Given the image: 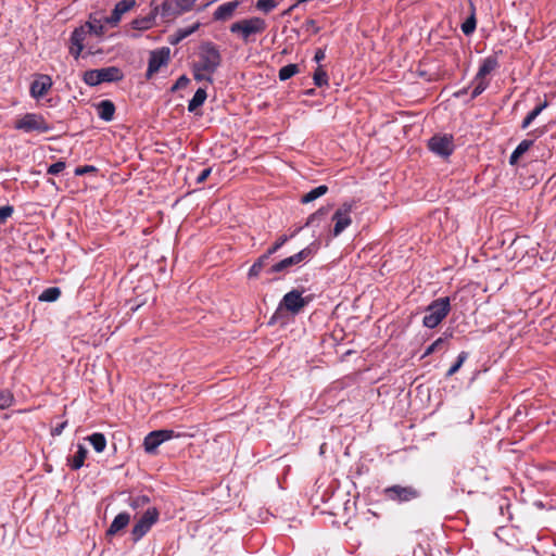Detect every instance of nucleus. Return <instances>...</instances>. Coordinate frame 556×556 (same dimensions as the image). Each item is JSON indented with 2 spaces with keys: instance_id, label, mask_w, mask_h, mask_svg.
Here are the masks:
<instances>
[{
  "instance_id": "obj_14",
  "label": "nucleus",
  "mask_w": 556,
  "mask_h": 556,
  "mask_svg": "<svg viewBox=\"0 0 556 556\" xmlns=\"http://www.w3.org/2000/svg\"><path fill=\"white\" fill-rule=\"evenodd\" d=\"M88 35L86 26H80L76 28L71 36V47L70 53L78 59L80 56L81 51L84 50V41Z\"/></svg>"
},
{
  "instance_id": "obj_20",
  "label": "nucleus",
  "mask_w": 556,
  "mask_h": 556,
  "mask_svg": "<svg viewBox=\"0 0 556 556\" xmlns=\"http://www.w3.org/2000/svg\"><path fill=\"white\" fill-rule=\"evenodd\" d=\"M98 116L105 121L111 122L114 117L115 105L110 100H102L96 105Z\"/></svg>"
},
{
  "instance_id": "obj_50",
  "label": "nucleus",
  "mask_w": 556,
  "mask_h": 556,
  "mask_svg": "<svg viewBox=\"0 0 556 556\" xmlns=\"http://www.w3.org/2000/svg\"><path fill=\"white\" fill-rule=\"evenodd\" d=\"M94 170V167L93 166H90V165H86V166H79L75 169V175L76 176H83L89 172H93Z\"/></svg>"
},
{
  "instance_id": "obj_13",
  "label": "nucleus",
  "mask_w": 556,
  "mask_h": 556,
  "mask_svg": "<svg viewBox=\"0 0 556 556\" xmlns=\"http://www.w3.org/2000/svg\"><path fill=\"white\" fill-rule=\"evenodd\" d=\"M389 500L397 502H408L418 496V492L412 486L393 485L384 490Z\"/></svg>"
},
{
  "instance_id": "obj_23",
  "label": "nucleus",
  "mask_w": 556,
  "mask_h": 556,
  "mask_svg": "<svg viewBox=\"0 0 556 556\" xmlns=\"http://www.w3.org/2000/svg\"><path fill=\"white\" fill-rule=\"evenodd\" d=\"M199 27L200 23H194L191 26L177 29L176 33L170 36L169 42L172 45L179 43L181 40L195 33L199 29Z\"/></svg>"
},
{
  "instance_id": "obj_28",
  "label": "nucleus",
  "mask_w": 556,
  "mask_h": 556,
  "mask_svg": "<svg viewBox=\"0 0 556 556\" xmlns=\"http://www.w3.org/2000/svg\"><path fill=\"white\" fill-rule=\"evenodd\" d=\"M547 105H548L547 101H544V102L538 104L525 117V119L522 121V124H521V128L527 129L531 125V123L542 113V111L547 108Z\"/></svg>"
},
{
  "instance_id": "obj_1",
  "label": "nucleus",
  "mask_w": 556,
  "mask_h": 556,
  "mask_svg": "<svg viewBox=\"0 0 556 556\" xmlns=\"http://www.w3.org/2000/svg\"><path fill=\"white\" fill-rule=\"evenodd\" d=\"M267 28L265 20L258 16L242 18L232 23L229 27L231 34L244 42L254 41L256 35L263 34Z\"/></svg>"
},
{
  "instance_id": "obj_44",
  "label": "nucleus",
  "mask_w": 556,
  "mask_h": 556,
  "mask_svg": "<svg viewBox=\"0 0 556 556\" xmlns=\"http://www.w3.org/2000/svg\"><path fill=\"white\" fill-rule=\"evenodd\" d=\"M13 212L14 210L11 205L0 206V224L5 223L7 219L12 216Z\"/></svg>"
},
{
  "instance_id": "obj_54",
  "label": "nucleus",
  "mask_w": 556,
  "mask_h": 556,
  "mask_svg": "<svg viewBox=\"0 0 556 556\" xmlns=\"http://www.w3.org/2000/svg\"><path fill=\"white\" fill-rule=\"evenodd\" d=\"M511 154H514V155H515L516 157H518V159H519L521 155H523L522 153H520V151H519L517 148L514 150V152H513Z\"/></svg>"
},
{
  "instance_id": "obj_39",
  "label": "nucleus",
  "mask_w": 556,
  "mask_h": 556,
  "mask_svg": "<svg viewBox=\"0 0 556 556\" xmlns=\"http://www.w3.org/2000/svg\"><path fill=\"white\" fill-rule=\"evenodd\" d=\"M488 87V81L484 78L476 76L475 87L472 89L471 98H476L481 94Z\"/></svg>"
},
{
  "instance_id": "obj_21",
  "label": "nucleus",
  "mask_w": 556,
  "mask_h": 556,
  "mask_svg": "<svg viewBox=\"0 0 556 556\" xmlns=\"http://www.w3.org/2000/svg\"><path fill=\"white\" fill-rule=\"evenodd\" d=\"M130 521V515L128 513H119L114 520L112 521L110 528L108 529L109 535H115L121 530L127 527Z\"/></svg>"
},
{
  "instance_id": "obj_5",
  "label": "nucleus",
  "mask_w": 556,
  "mask_h": 556,
  "mask_svg": "<svg viewBox=\"0 0 556 556\" xmlns=\"http://www.w3.org/2000/svg\"><path fill=\"white\" fill-rule=\"evenodd\" d=\"M15 129L24 132H47L51 129V126L40 114L27 113L22 117L17 118L14 124Z\"/></svg>"
},
{
  "instance_id": "obj_53",
  "label": "nucleus",
  "mask_w": 556,
  "mask_h": 556,
  "mask_svg": "<svg viewBox=\"0 0 556 556\" xmlns=\"http://www.w3.org/2000/svg\"><path fill=\"white\" fill-rule=\"evenodd\" d=\"M518 160H519V159H518V157H516L514 154H510V157H509V164H510V165H515V164H517Z\"/></svg>"
},
{
  "instance_id": "obj_40",
  "label": "nucleus",
  "mask_w": 556,
  "mask_h": 556,
  "mask_svg": "<svg viewBox=\"0 0 556 556\" xmlns=\"http://www.w3.org/2000/svg\"><path fill=\"white\" fill-rule=\"evenodd\" d=\"M14 397L11 392H0V409H7L13 404Z\"/></svg>"
},
{
  "instance_id": "obj_22",
  "label": "nucleus",
  "mask_w": 556,
  "mask_h": 556,
  "mask_svg": "<svg viewBox=\"0 0 556 556\" xmlns=\"http://www.w3.org/2000/svg\"><path fill=\"white\" fill-rule=\"evenodd\" d=\"M159 13L166 20L175 18L181 15V12L176 7L175 1L165 0L161 7H159Z\"/></svg>"
},
{
  "instance_id": "obj_35",
  "label": "nucleus",
  "mask_w": 556,
  "mask_h": 556,
  "mask_svg": "<svg viewBox=\"0 0 556 556\" xmlns=\"http://www.w3.org/2000/svg\"><path fill=\"white\" fill-rule=\"evenodd\" d=\"M467 357H468L467 352H460L457 357L456 363L453 366H451V368L447 370L446 377H452L453 375H455L459 370V368L463 366V364L467 359Z\"/></svg>"
},
{
  "instance_id": "obj_36",
  "label": "nucleus",
  "mask_w": 556,
  "mask_h": 556,
  "mask_svg": "<svg viewBox=\"0 0 556 556\" xmlns=\"http://www.w3.org/2000/svg\"><path fill=\"white\" fill-rule=\"evenodd\" d=\"M313 79L318 87L328 85V75L320 66L315 71Z\"/></svg>"
},
{
  "instance_id": "obj_41",
  "label": "nucleus",
  "mask_w": 556,
  "mask_h": 556,
  "mask_svg": "<svg viewBox=\"0 0 556 556\" xmlns=\"http://www.w3.org/2000/svg\"><path fill=\"white\" fill-rule=\"evenodd\" d=\"M329 212V208L328 207H320L319 210H317L315 213H313L307 222H306V226H312L315 224V222L321 219L324 216H326Z\"/></svg>"
},
{
  "instance_id": "obj_19",
  "label": "nucleus",
  "mask_w": 556,
  "mask_h": 556,
  "mask_svg": "<svg viewBox=\"0 0 556 556\" xmlns=\"http://www.w3.org/2000/svg\"><path fill=\"white\" fill-rule=\"evenodd\" d=\"M105 24H106L105 16L98 17L94 14V15H90L89 21L86 22V24L84 26H86L88 34L101 36L104 34V25Z\"/></svg>"
},
{
  "instance_id": "obj_24",
  "label": "nucleus",
  "mask_w": 556,
  "mask_h": 556,
  "mask_svg": "<svg viewBox=\"0 0 556 556\" xmlns=\"http://www.w3.org/2000/svg\"><path fill=\"white\" fill-rule=\"evenodd\" d=\"M469 11H470V15L462 24V30L467 36L471 35L475 31L476 26H477L476 8H475V4L471 1H469Z\"/></svg>"
},
{
  "instance_id": "obj_30",
  "label": "nucleus",
  "mask_w": 556,
  "mask_h": 556,
  "mask_svg": "<svg viewBox=\"0 0 556 556\" xmlns=\"http://www.w3.org/2000/svg\"><path fill=\"white\" fill-rule=\"evenodd\" d=\"M97 453H102L106 446V439L102 433H92L87 438Z\"/></svg>"
},
{
  "instance_id": "obj_8",
  "label": "nucleus",
  "mask_w": 556,
  "mask_h": 556,
  "mask_svg": "<svg viewBox=\"0 0 556 556\" xmlns=\"http://www.w3.org/2000/svg\"><path fill=\"white\" fill-rule=\"evenodd\" d=\"M178 437L179 434L175 433L173 430L162 429L152 431L144 438V450L147 453L152 454L162 443Z\"/></svg>"
},
{
  "instance_id": "obj_26",
  "label": "nucleus",
  "mask_w": 556,
  "mask_h": 556,
  "mask_svg": "<svg viewBox=\"0 0 556 556\" xmlns=\"http://www.w3.org/2000/svg\"><path fill=\"white\" fill-rule=\"evenodd\" d=\"M207 98L206 90L204 88H199L193 94L192 99L188 103V111L194 112L198 108L203 105Z\"/></svg>"
},
{
  "instance_id": "obj_18",
  "label": "nucleus",
  "mask_w": 556,
  "mask_h": 556,
  "mask_svg": "<svg viewBox=\"0 0 556 556\" xmlns=\"http://www.w3.org/2000/svg\"><path fill=\"white\" fill-rule=\"evenodd\" d=\"M159 7H154L151 10V13L144 17L136 18L131 22V26L134 29L138 30H147L154 25L155 18L159 14Z\"/></svg>"
},
{
  "instance_id": "obj_4",
  "label": "nucleus",
  "mask_w": 556,
  "mask_h": 556,
  "mask_svg": "<svg viewBox=\"0 0 556 556\" xmlns=\"http://www.w3.org/2000/svg\"><path fill=\"white\" fill-rule=\"evenodd\" d=\"M123 78V73L118 67L109 66L97 70H89L84 74V81L88 86H98L102 83H113L118 81Z\"/></svg>"
},
{
  "instance_id": "obj_10",
  "label": "nucleus",
  "mask_w": 556,
  "mask_h": 556,
  "mask_svg": "<svg viewBox=\"0 0 556 556\" xmlns=\"http://www.w3.org/2000/svg\"><path fill=\"white\" fill-rule=\"evenodd\" d=\"M313 253H314V250L311 247H307V248L301 250L300 252H298L296 254L289 256V257L278 262L277 264H275L271 267L270 271L279 273V271L287 270L291 266L298 265L301 262L305 261L306 258L312 256Z\"/></svg>"
},
{
  "instance_id": "obj_34",
  "label": "nucleus",
  "mask_w": 556,
  "mask_h": 556,
  "mask_svg": "<svg viewBox=\"0 0 556 556\" xmlns=\"http://www.w3.org/2000/svg\"><path fill=\"white\" fill-rule=\"evenodd\" d=\"M299 72V67L296 64H288L280 68L279 71V79L287 80L294 76Z\"/></svg>"
},
{
  "instance_id": "obj_7",
  "label": "nucleus",
  "mask_w": 556,
  "mask_h": 556,
  "mask_svg": "<svg viewBox=\"0 0 556 556\" xmlns=\"http://www.w3.org/2000/svg\"><path fill=\"white\" fill-rule=\"evenodd\" d=\"M157 519L159 511L156 510V508L147 509L142 517L137 521V523L132 528L131 534L134 541H139L157 521Z\"/></svg>"
},
{
  "instance_id": "obj_32",
  "label": "nucleus",
  "mask_w": 556,
  "mask_h": 556,
  "mask_svg": "<svg viewBox=\"0 0 556 556\" xmlns=\"http://www.w3.org/2000/svg\"><path fill=\"white\" fill-rule=\"evenodd\" d=\"M269 258V256L265 253L264 255H262L250 268L249 270V277H256L258 276V274L261 273V270L263 269V267L265 266L267 260Z\"/></svg>"
},
{
  "instance_id": "obj_2",
  "label": "nucleus",
  "mask_w": 556,
  "mask_h": 556,
  "mask_svg": "<svg viewBox=\"0 0 556 556\" xmlns=\"http://www.w3.org/2000/svg\"><path fill=\"white\" fill-rule=\"evenodd\" d=\"M193 64L214 75L222 64L218 48L213 42L202 43L199 48L198 60Z\"/></svg>"
},
{
  "instance_id": "obj_43",
  "label": "nucleus",
  "mask_w": 556,
  "mask_h": 556,
  "mask_svg": "<svg viewBox=\"0 0 556 556\" xmlns=\"http://www.w3.org/2000/svg\"><path fill=\"white\" fill-rule=\"evenodd\" d=\"M190 79L186 75H181L176 83L172 86L170 91L175 92L188 86Z\"/></svg>"
},
{
  "instance_id": "obj_15",
  "label": "nucleus",
  "mask_w": 556,
  "mask_h": 556,
  "mask_svg": "<svg viewBox=\"0 0 556 556\" xmlns=\"http://www.w3.org/2000/svg\"><path fill=\"white\" fill-rule=\"evenodd\" d=\"M134 7V0H122L117 2L114 10L112 11V14L110 16H105L106 24L111 25L112 27L116 26L119 23L123 14L128 12Z\"/></svg>"
},
{
  "instance_id": "obj_6",
  "label": "nucleus",
  "mask_w": 556,
  "mask_h": 556,
  "mask_svg": "<svg viewBox=\"0 0 556 556\" xmlns=\"http://www.w3.org/2000/svg\"><path fill=\"white\" fill-rule=\"evenodd\" d=\"M353 210L352 202H345L339 206L332 215L331 220L333 222V228L331 229V236H340L348 227L352 224L351 213Z\"/></svg>"
},
{
  "instance_id": "obj_37",
  "label": "nucleus",
  "mask_w": 556,
  "mask_h": 556,
  "mask_svg": "<svg viewBox=\"0 0 556 556\" xmlns=\"http://www.w3.org/2000/svg\"><path fill=\"white\" fill-rule=\"evenodd\" d=\"M149 502L150 498L147 495H138L129 498V506L134 509H139L143 508Z\"/></svg>"
},
{
  "instance_id": "obj_46",
  "label": "nucleus",
  "mask_w": 556,
  "mask_h": 556,
  "mask_svg": "<svg viewBox=\"0 0 556 556\" xmlns=\"http://www.w3.org/2000/svg\"><path fill=\"white\" fill-rule=\"evenodd\" d=\"M66 167V164L65 162L63 161H59L54 164H51L49 167H48V174L50 175H58L59 173H61L64 168Z\"/></svg>"
},
{
  "instance_id": "obj_25",
  "label": "nucleus",
  "mask_w": 556,
  "mask_h": 556,
  "mask_svg": "<svg viewBox=\"0 0 556 556\" xmlns=\"http://www.w3.org/2000/svg\"><path fill=\"white\" fill-rule=\"evenodd\" d=\"M87 453V448L84 445L79 444L77 446V452L75 453V455L68 459L71 468L74 470L79 469L84 465Z\"/></svg>"
},
{
  "instance_id": "obj_49",
  "label": "nucleus",
  "mask_w": 556,
  "mask_h": 556,
  "mask_svg": "<svg viewBox=\"0 0 556 556\" xmlns=\"http://www.w3.org/2000/svg\"><path fill=\"white\" fill-rule=\"evenodd\" d=\"M211 172H212V169H211L210 167L204 168V169H203V170L198 175V177H197V179H195V180H197V182H198V184H202V182H204V181L207 179V177L211 175Z\"/></svg>"
},
{
  "instance_id": "obj_11",
  "label": "nucleus",
  "mask_w": 556,
  "mask_h": 556,
  "mask_svg": "<svg viewBox=\"0 0 556 556\" xmlns=\"http://www.w3.org/2000/svg\"><path fill=\"white\" fill-rule=\"evenodd\" d=\"M428 146L433 153L442 157H447L454 150L453 139L448 136H433Z\"/></svg>"
},
{
  "instance_id": "obj_45",
  "label": "nucleus",
  "mask_w": 556,
  "mask_h": 556,
  "mask_svg": "<svg viewBox=\"0 0 556 556\" xmlns=\"http://www.w3.org/2000/svg\"><path fill=\"white\" fill-rule=\"evenodd\" d=\"M444 344V339L439 338L433 343H431L427 350L424 353V357L430 355L431 353L435 352L437 350L441 349Z\"/></svg>"
},
{
  "instance_id": "obj_16",
  "label": "nucleus",
  "mask_w": 556,
  "mask_h": 556,
  "mask_svg": "<svg viewBox=\"0 0 556 556\" xmlns=\"http://www.w3.org/2000/svg\"><path fill=\"white\" fill-rule=\"evenodd\" d=\"M240 2L239 1H231L226 2L217 7V9L213 13L214 21L217 22H226L230 20L233 15L237 9L239 8Z\"/></svg>"
},
{
  "instance_id": "obj_17",
  "label": "nucleus",
  "mask_w": 556,
  "mask_h": 556,
  "mask_svg": "<svg viewBox=\"0 0 556 556\" xmlns=\"http://www.w3.org/2000/svg\"><path fill=\"white\" fill-rule=\"evenodd\" d=\"M52 87V79L48 75H40L30 86L31 97L39 99Z\"/></svg>"
},
{
  "instance_id": "obj_51",
  "label": "nucleus",
  "mask_w": 556,
  "mask_h": 556,
  "mask_svg": "<svg viewBox=\"0 0 556 556\" xmlns=\"http://www.w3.org/2000/svg\"><path fill=\"white\" fill-rule=\"evenodd\" d=\"M66 425H67V421H63V422L56 425L55 427L52 428L51 434L53 437L60 435L62 433V431L64 430V428L66 427Z\"/></svg>"
},
{
  "instance_id": "obj_9",
  "label": "nucleus",
  "mask_w": 556,
  "mask_h": 556,
  "mask_svg": "<svg viewBox=\"0 0 556 556\" xmlns=\"http://www.w3.org/2000/svg\"><path fill=\"white\" fill-rule=\"evenodd\" d=\"M307 301L302 296L298 290H292L285 294L282 298L279 309H287L291 314L295 315L306 305Z\"/></svg>"
},
{
  "instance_id": "obj_31",
  "label": "nucleus",
  "mask_w": 556,
  "mask_h": 556,
  "mask_svg": "<svg viewBox=\"0 0 556 556\" xmlns=\"http://www.w3.org/2000/svg\"><path fill=\"white\" fill-rule=\"evenodd\" d=\"M192 74L193 78L197 81H206L208 84H212L214 81L213 74L203 71L201 67L197 66L195 64L192 65Z\"/></svg>"
},
{
  "instance_id": "obj_27",
  "label": "nucleus",
  "mask_w": 556,
  "mask_h": 556,
  "mask_svg": "<svg viewBox=\"0 0 556 556\" xmlns=\"http://www.w3.org/2000/svg\"><path fill=\"white\" fill-rule=\"evenodd\" d=\"M497 60L494 56H489L484 59L477 73V76L485 79V76L493 72L497 67Z\"/></svg>"
},
{
  "instance_id": "obj_42",
  "label": "nucleus",
  "mask_w": 556,
  "mask_h": 556,
  "mask_svg": "<svg viewBox=\"0 0 556 556\" xmlns=\"http://www.w3.org/2000/svg\"><path fill=\"white\" fill-rule=\"evenodd\" d=\"M181 14L192 10L197 0H174Z\"/></svg>"
},
{
  "instance_id": "obj_52",
  "label": "nucleus",
  "mask_w": 556,
  "mask_h": 556,
  "mask_svg": "<svg viewBox=\"0 0 556 556\" xmlns=\"http://www.w3.org/2000/svg\"><path fill=\"white\" fill-rule=\"evenodd\" d=\"M326 56V53H325V50L323 49H318L315 53V56H314V60L319 63L320 61H323Z\"/></svg>"
},
{
  "instance_id": "obj_33",
  "label": "nucleus",
  "mask_w": 556,
  "mask_h": 556,
  "mask_svg": "<svg viewBox=\"0 0 556 556\" xmlns=\"http://www.w3.org/2000/svg\"><path fill=\"white\" fill-rule=\"evenodd\" d=\"M61 294V291L59 288H55V287H52V288H48L46 289L40 295H39V300L40 301H45V302H53L55 300H58V298L60 296Z\"/></svg>"
},
{
  "instance_id": "obj_48",
  "label": "nucleus",
  "mask_w": 556,
  "mask_h": 556,
  "mask_svg": "<svg viewBox=\"0 0 556 556\" xmlns=\"http://www.w3.org/2000/svg\"><path fill=\"white\" fill-rule=\"evenodd\" d=\"M533 144V140H522L518 146L517 149L520 151V153L525 154Z\"/></svg>"
},
{
  "instance_id": "obj_38",
  "label": "nucleus",
  "mask_w": 556,
  "mask_h": 556,
  "mask_svg": "<svg viewBox=\"0 0 556 556\" xmlns=\"http://www.w3.org/2000/svg\"><path fill=\"white\" fill-rule=\"evenodd\" d=\"M256 9L264 13H269L277 7V2L275 0H256Z\"/></svg>"
},
{
  "instance_id": "obj_12",
  "label": "nucleus",
  "mask_w": 556,
  "mask_h": 556,
  "mask_svg": "<svg viewBox=\"0 0 556 556\" xmlns=\"http://www.w3.org/2000/svg\"><path fill=\"white\" fill-rule=\"evenodd\" d=\"M169 61V49L162 48L160 50L152 51L149 59L147 77L150 78L152 75L157 73L163 65H166Z\"/></svg>"
},
{
  "instance_id": "obj_29",
  "label": "nucleus",
  "mask_w": 556,
  "mask_h": 556,
  "mask_svg": "<svg viewBox=\"0 0 556 556\" xmlns=\"http://www.w3.org/2000/svg\"><path fill=\"white\" fill-rule=\"evenodd\" d=\"M327 191H328L327 186H325V185L318 186V187L314 188L313 190H311L309 192H307L306 194H304L301 199V202L304 204L311 203V202L315 201L316 199L326 194Z\"/></svg>"
},
{
  "instance_id": "obj_3",
  "label": "nucleus",
  "mask_w": 556,
  "mask_h": 556,
  "mask_svg": "<svg viewBox=\"0 0 556 556\" xmlns=\"http://www.w3.org/2000/svg\"><path fill=\"white\" fill-rule=\"evenodd\" d=\"M451 309L447 296L432 301L426 308L422 324L427 328H435L448 314Z\"/></svg>"
},
{
  "instance_id": "obj_47",
  "label": "nucleus",
  "mask_w": 556,
  "mask_h": 556,
  "mask_svg": "<svg viewBox=\"0 0 556 556\" xmlns=\"http://www.w3.org/2000/svg\"><path fill=\"white\" fill-rule=\"evenodd\" d=\"M288 240V237L287 236H283L281 237L268 251H267V255L270 256L271 254H274L275 252H277L285 243L286 241Z\"/></svg>"
}]
</instances>
